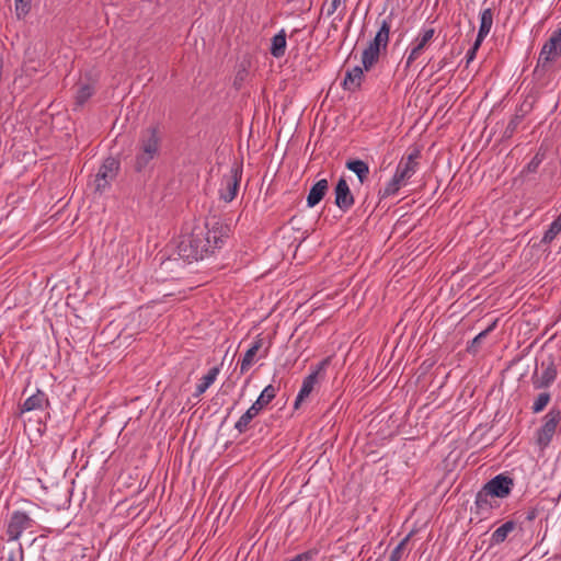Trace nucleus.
Instances as JSON below:
<instances>
[{"instance_id": "16", "label": "nucleus", "mask_w": 561, "mask_h": 561, "mask_svg": "<svg viewBox=\"0 0 561 561\" xmlns=\"http://www.w3.org/2000/svg\"><path fill=\"white\" fill-rule=\"evenodd\" d=\"M328 190L329 183L325 179L316 182L310 188L309 194L307 196L308 207H314L316 205H318L325 196Z\"/></svg>"}, {"instance_id": "40", "label": "nucleus", "mask_w": 561, "mask_h": 561, "mask_svg": "<svg viewBox=\"0 0 561 561\" xmlns=\"http://www.w3.org/2000/svg\"><path fill=\"white\" fill-rule=\"evenodd\" d=\"M24 71L27 76H31L33 72L36 71V68L35 67H31L30 65H25L24 66Z\"/></svg>"}, {"instance_id": "23", "label": "nucleus", "mask_w": 561, "mask_h": 561, "mask_svg": "<svg viewBox=\"0 0 561 561\" xmlns=\"http://www.w3.org/2000/svg\"><path fill=\"white\" fill-rule=\"evenodd\" d=\"M286 49V34L285 31L282 30L279 33L274 35L272 38L271 54L275 58L283 57Z\"/></svg>"}, {"instance_id": "4", "label": "nucleus", "mask_w": 561, "mask_h": 561, "mask_svg": "<svg viewBox=\"0 0 561 561\" xmlns=\"http://www.w3.org/2000/svg\"><path fill=\"white\" fill-rule=\"evenodd\" d=\"M390 28L391 20H382L375 37L368 43V46L364 49L362 54V64L364 66L365 71H369L378 62L381 53L387 50Z\"/></svg>"}, {"instance_id": "39", "label": "nucleus", "mask_w": 561, "mask_h": 561, "mask_svg": "<svg viewBox=\"0 0 561 561\" xmlns=\"http://www.w3.org/2000/svg\"><path fill=\"white\" fill-rule=\"evenodd\" d=\"M517 124H518L517 118L512 119V121L508 123L507 127H506V131L513 133V131L516 129Z\"/></svg>"}, {"instance_id": "11", "label": "nucleus", "mask_w": 561, "mask_h": 561, "mask_svg": "<svg viewBox=\"0 0 561 561\" xmlns=\"http://www.w3.org/2000/svg\"><path fill=\"white\" fill-rule=\"evenodd\" d=\"M330 364V358L327 357L323 360H321L312 370L311 373L306 376L302 380L301 388L296 397L294 408L298 409L300 403L305 401L306 398L309 397V394L312 392L316 383L318 382V378L320 373L324 371L327 366Z\"/></svg>"}, {"instance_id": "33", "label": "nucleus", "mask_w": 561, "mask_h": 561, "mask_svg": "<svg viewBox=\"0 0 561 561\" xmlns=\"http://www.w3.org/2000/svg\"><path fill=\"white\" fill-rule=\"evenodd\" d=\"M409 537H405L390 553L389 561H399Z\"/></svg>"}, {"instance_id": "43", "label": "nucleus", "mask_w": 561, "mask_h": 561, "mask_svg": "<svg viewBox=\"0 0 561 561\" xmlns=\"http://www.w3.org/2000/svg\"><path fill=\"white\" fill-rule=\"evenodd\" d=\"M267 351H268V347L265 350L264 354L262 355V357H266L267 355Z\"/></svg>"}, {"instance_id": "34", "label": "nucleus", "mask_w": 561, "mask_h": 561, "mask_svg": "<svg viewBox=\"0 0 561 561\" xmlns=\"http://www.w3.org/2000/svg\"><path fill=\"white\" fill-rule=\"evenodd\" d=\"M488 496H491V494L486 493V490H484V488H483L480 492H478V494L476 496V505L479 508H483L484 506H488L489 505Z\"/></svg>"}, {"instance_id": "28", "label": "nucleus", "mask_w": 561, "mask_h": 561, "mask_svg": "<svg viewBox=\"0 0 561 561\" xmlns=\"http://www.w3.org/2000/svg\"><path fill=\"white\" fill-rule=\"evenodd\" d=\"M1 561H23V549L22 546L19 545L16 549H5L3 548L0 551Z\"/></svg>"}, {"instance_id": "1", "label": "nucleus", "mask_w": 561, "mask_h": 561, "mask_svg": "<svg viewBox=\"0 0 561 561\" xmlns=\"http://www.w3.org/2000/svg\"><path fill=\"white\" fill-rule=\"evenodd\" d=\"M229 232L227 224L216 216L209 217L203 225H195L190 233L181 237L178 254L188 262L203 260L222 247Z\"/></svg>"}, {"instance_id": "3", "label": "nucleus", "mask_w": 561, "mask_h": 561, "mask_svg": "<svg viewBox=\"0 0 561 561\" xmlns=\"http://www.w3.org/2000/svg\"><path fill=\"white\" fill-rule=\"evenodd\" d=\"M421 156L419 149H413L405 158H402L397 165L392 179L386 184L380 194L388 197L397 194L399 190L415 174L417 170V159Z\"/></svg>"}, {"instance_id": "35", "label": "nucleus", "mask_w": 561, "mask_h": 561, "mask_svg": "<svg viewBox=\"0 0 561 561\" xmlns=\"http://www.w3.org/2000/svg\"><path fill=\"white\" fill-rule=\"evenodd\" d=\"M481 44H482V41H478L476 38L472 47L467 51V55H466L467 64H470L476 58V54H477L479 47L481 46Z\"/></svg>"}, {"instance_id": "29", "label": "nucleus", "mask_w": 561, "mask_h": 561, "mask_svg": "<svg viewBox=\"0 0 561 561\" xmlns=\"http://www.w3.org/2000/svg\"><path fill=\"white\" fill-rule=\"evenodd\" d=\"M256 353H257V351L252 348L251 346L245 352V354L243 355L241 363H240V373L241 374L247 373L250 369V367L253 365L254 357H255Z\"/></svg>"}, {"instance_id": "26", "label": "nucleus", "mask_w": 561, "mask_h": 561, "mask_svg": "<svg viewBox=\"0 0 561 561\" xmlns=\"http://www.w3.org/2000/svg\"><path fill=\"white\" fill-rule=\"evenodd\" d=\"M496 322L494 321L491 325H489L485 330L480 332L472 341L471 344L467 347V351L471 354H476L479 351V347L482 341L488 336V334L495 328Z\"/></svg>"}, {"instance_id": "5", "label": "nucleus", "mask_w": 561, "mask_h": 561, "mask_svg": "<svg viewBox=\"0 0 561 561\" xmlns=\"http://www.w3.org/2000/svg\"><path fill=\"white\" fill-rule=\"evenodd\" d=\"M561 421V411L552 408L542 417V425L536 432V443L540 449H545L552 440L557 427Z\"/></svg>"}, {"instance_id": "30", "label": "nucleus", "mask_w": 561, "mask_h": 561, "mask_svg": "<svg viewBox=\"0 0 561 561\" xmlns=\"http://www.w3.org/2000/svg\"><path fill=\"white\" fill-rule=\"evenodd\" d=\"M550 400H551V396L549 392L539 393L531 407L533 412L534 413L541 412L548 405Z\"/></svg>"}, {"instance_id": "7", "label": "nucleus", "mask_w": 561, "mask_h": 561, "mask_svg": "<svg viewBox=\"0 0 561 561\" xmlns=\"http://www.w3.org/2000/svg\"><path fill=\"white\" fill-rule=\"evenodd\" d=\"M541 374L536 370L531 377L535 389L549 388L557 378V363L553 354H548L540 363Z\"/></svg>"}, {"instance_id": "21", "label": "nucleus", "mask_w": 561, "mask_h": 561, "mask_svg": "<svg viewBox=\"0 0 561 561\" xmlns=\"http://www.w3.org/2000/svg\"><path fill=\"white\" fill-rule=\"evenodd\" d=\"M276 397V388L273 385L266 386L255 402L252 404L260 413Z\"/></svg>"}, {"instance_id": "38", "label": "nucleus", "mask_w": 561, "mask_h": 561, "mask_svg": "<svg viewBox=\"0 0 561 561\" xmlns=\"http://www.w3.org/2000/svg\"><path fill=\"white\" fill-rule=\"evenodd\" d=\"M263 342H264L263 337H261V335H257V336L254 339V341H253V343H252L251 347H252V348H254V350H256V351L259 352V351L262 348V346H263Z\"/></svg>"}, {"instance_id": "19", "label": "nucleus", "mask_w": 561, "mask_h": 561, "mask_svg": "<svg viewBox=\"0 0 561 561\" xmlns=\"http://www.w3.org/2000/svg\"><path fill=\"white\" fill-rule=\"evenodd\" d=\"M345 167L357 175L362 184L367 181L369 175V167L365 161L359 159L348 160L346 161Z\"/></svg>"}, {"instance_id": "17", "label": "nucleus", "mask_w": 561, "mask_h": 561, "mask_svg": "<svg viewBox=\"0 0 561 561\" xmlns=\"http://www.w3.org/2000/svg\"><path fill=\"white\" fill-rule=\"evenodd\" d=\"M364 66H355L353 69L348 70L343 81L344 89L351 91L358 89L364 78Z\"/></svg>"}, {"instance_id": "22", "label": "nucleus", "mask_w": 561, "mask_h": 561, "mask_svg": "<svg viewBox=\"0 0 561 561\" xmlns=\"http://www.w3.org/2000/svg\"><path fill=\"white\" fill-rule=\"evenodd\" d=\"M220 369L215 366L208 370V373L201 379V382L196 386L195 397L203 394L216 380Z\"/></svg>"}, {"instance_id": "18", "label": "nucleus", "mask_w": 561, "mask_h": 561, "mask_svg": "<svg viewBox=\"0 0 561 561\" xmlns=\"http://www.w3.org/2000/svg\"><path fill=\"white\" fill-rule=\"evenodd\" d=\"M480 20L481 21L477 39L483 42L484 38L490 33L491 27L493 25V11L490 8L482 10L480 14Z\"/></svg>"}, {"instance_id": "15", "label": "nucleus", "mask_w": 561, "mask_h": 561, "mask_svg": "<svg viewBox=\"0 0 561 561\" xmlns=\"http://www.w3.org/2000/svg\"><path fill=\"white\" fill-rule=\"evenodd\" d=\"M48 407H49V400H48L47 394L44 391L37 389L36 393L30 396L23 402L20 410H21V413H25V412H32V411H44Z\"/></svg>"}, {"instance_id": "32", "label": "nucleus", "mask_w": 561, "mask_h": 561, "mask_svg": "<svg viewBox=\"0 0 561 561\" xmlns=\"http://www.w3.org/2000/svg\"><path fill=\"white\" fill-rule=\"evenodd\" d=\"M545 154L541 152H537L529 163L526 165V171L529 173H534L539 168L540 163L543 161Z\"/></svg>"}, {"instance_id": "8", "label": "nucleus", "mask_w": 561, "mask_h": 561, "mask_svg": "<svg viewBox=\"0 0 561 561\" xmlns=\"http://www.w3.org/2000/svg\"><path fill=\"white\" fill-rule=\"evenodd\" d=\"M242 176V168L233 165L228 173L224 174L221 179V186L219 188V197L226 203H230L237 196L240 181Z\"/></svg>"}, {"instance_id": "10", "label": "nucleus", "mask_w": 561, "mask_h": 561, "mask_svg": "<svg viewBox=\"0 0 561 561\" xmlns=\"http://www.w3.org/2000/svg\"><path fill=\"white\" fill-rule=\"evenodd\" d=\"M34 524L35 520L27 513L22 511L12 512L7 526V535L9 540H19L22 533L33 527Z\"/></svg>"}, {"instance_id": "41", "label": "nucleus", "mask_w": 561, "mask_h": 561, "mask_svg": "<svg viewBox=\"0 0 561 561\" xmlns=\"http://www.w3.org/2000/svg\"><path fill=\"white\" fill-rule=\"evenodd\" d=\"M344 13H345V7H342L339 14L335 16L334 20H337L339 22H341L344 18Z\"/></svg>"}, {"instance_id": "31", "label": "nucleus", "mask_w": 561, "mask_h": 561, "mask_svg": "<svg viewBox=\"0 0 561 561\" xmlns=\"http://www.w3.org/2000/svg\"><path fill=\"white\" fill-rule=\"evenodd\" d=\"M15 1V12L18 18L25 16L31 8V0H14Z\"/></svg>"}, {"instance_id": "25", "label": "nucleus", "mask_w": 561, "mask_h": 561, "mask_svg": "<svg viewBox=\"0 0 561 561\" xmlns=\"http://www.w3.org/2000/svg\"><path fill=\"white\" fill-rule=\"evenodd\" d=\"M93 92L94 90L91 84H80L76 93V104L82 106L92 96Z\"/></svg>"}, {"instance_id": "20", "label": "nucleus", "mask_w": 561, "mask_h": 561, "mask_svg": "<svg viewBox=\"0 0 561 561\" xmlns=\"http://www.w3.org/2000/svg\"><path fill=\"white\" fill-rule=\"evenodd\" d=\"M516 523L514 520H507L502 526L496 528L491 535V545H500L506 540L508 535L515 530Z\"/></svg>"}, {"instance_id": "2", "label": "nucleus", "mask_w": 561, "mask_h": 561, "mask_svg": "<svg viewBox=\"0 0 561 561\" xmlns=\"http://www.w3.org/2000/svg\"><path fill=\"white\" fill-rule=\"evenodd\" d=\"M161 135L158 126H150L141 130L136 146L134 170L144 173L151 162L159 156L161 149Z\"/></svg>"}, {"instance_id": "6", "label": "nucleus", "mask_w": 561, "mask_h": 561, "mask_svg": "<svg viewBox=\"0 0 561 561\" xmlns=\"http://www.w3.org/2000/svg\"><path fill=\"white\" fill-rule=\"evenodd\" d=\"M561 57V27L554 30L543 44L537 60V68L547 69Z\"/></svg>"}, {"instance_id": "14", "label": "nucleus", "mask_w": 561, "mask_h": 561, "mask_svg": "<svg viewBox=\"0 0 561 561\" xmlns=\"http://www.w3.org/2000/svg\"><path fill=\"white\" fill-rule=\"evenodd\" d=\"M335 205L342 210L347 211L354 205V196L344 178H341L334 187Z\"/></svg>"}, {"instance_id": "13", "label": "nucleus", "mask_w": 561, "mask_h": 561, "mask_svg": "<svg viewBox=\"0 0 561 561\" xmlns=\"http://www.w3.org/2000/svg\"><path fill=\"white\" fill-rule=\"evenodd\" d=\"M513 485L514 481L512 478L505 474H497L484 484V490L491 496L505 499L511 494Z\"/></svg>"}, {"instance_id": "36", "label": "nucleus", "mask_w": 561, "mask_h": 561, "mask_svg": "<svg viewBox=\"0 0 561 561\" xmlns=\"http://www.w3.org/2000/svg\"><path fill=\"white\" fill-rule=\"evenodd\" d=\"M342 7V0H331V3L328 8L327 14L332 15Z\"/></svg>"}, {"instance_id": "24", "label": "nucleus", "mask_w": 561, "mask_h": 561, "mask_svg": "<svg viewBox=\"0 0 561 561\" xmlns=\"http://www.w3.org/2000/svg\"><path fill=\"white\" fill-rule=\"evenodd\" d=\"M259 414L256 411V408H253L252 405L240 416V419L236 422L234 428L239 433H245L249 427L252 420Z\"/></svg>"}, {"instance_id": "27", "label": "nucleus", "mask_w": 561, "mask_h": 561, "mask_svg": "<svg viewBox=\"0 0 561 561\" xmlns=\"http://www.w3.org/2000/svg\"><path fill=\"white\" fill-rule=\"evenodd\" d=\"M561 231V220L559 218L554 219L548 230L545 232L541 242L545 244L551 243L554 238L560 233Z\"/></svg>"}, {"instance_id": "42", "label": "nucleus", "mask_w": 561, "mask_h": 561, "mask_svg": "<svg viewBox=\"0 0 561 561\" xmlns=\"http://www.w3.org/2000/svg\"><path fill=\"white\" fill-rule=\"evenodd\" d=\"M444 67H445V59H443V60H440V61L438 62V66H437L436 71H440Z\"/></svg>"}, {"instance_id": "37", "label": "nucleus", "mask_w": 561, "mask_h": 561, "mask_svg": "<svg viewBox=\"0 0 561 561\" xmlns=\"http://www.w3.org/2000/svg\"><path fill=\"white\" fill-rule=\"evenodd\" d=\"M538 508L536 507H533V508H529L527 512H526V519L528 522H533L534 519H536V517L538 516Z\"/></svg>"}, {"instance_id": "9", "label": "nucleus", "mask_w": 561, "mask_h": 561, "mask_svg": "<svg viewBox=\"0 0 561 561\" xmlns=\"http://www.w3.org/2000/svg\"><path fill=\"white\" fill-rule=\"evenodd\" d=\"M118 170L119 161L113 157L106 158L95 175V190L98 192H104L117 176Z\"/></svg>"}, {"instance_id": "12", "label": "nucleus", "mask_w": 561, "mask_h": 561, "mask_svg": "<svg viewBox=\"0 0 561 561\" xmlns=\"http://www.w3.org/2000/svg\"><path fill=\"white\" fill-rule=\"evenodd\" d=\"M434 34L435 30L433 27H426L421 30L417 37L414 39L412 44L413 46L411 50L407 56L405 68H410L412 64L420 58V56L424 53L425 48L433 39Z\"/></svg>"}]
</instances>
